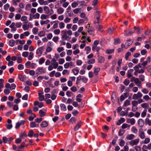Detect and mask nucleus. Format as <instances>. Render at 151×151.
Returning <instances> with one entry per match:
<instances>
[{"label":"nucleus","mask_w":151,"mask_h":151,"mask_svg":"<svg viewBox=\"0 0 151 151\" xmlns=\"http://www.w3.org/2000/svg\"><path fill=\"white\" fill-rule=\"evenodd\" d=\"M114 52V49H108L106 51V52L108 54H110L113 53Z\"/></svg>","instance_id":"4d7b16f0"},{"label":"nucleus","mask_w":151,"mask_h":151,"mask_svg":"<svg viewBox=\"0 0 151 151\" xmlns=\"http://www.w3.org/2000/svg\"><path fill=\"white\" fill-rule=\"evenodd\" d=\"M38 35L40 37H43L45 35V32L44 31H41L39 33Z\"/></svg>","instance_id":"774afa93"},{"label":"nucleus","mask_w":151,"mask_h":151,"mask_svg":"<svg viewBox=\"0 0 151 151\" xmlns=\"http://www.w3.org/2000/svg\"><path fill=\"white\" fill-rule=\"evenodd\" d=\"M81 127V124L80 122L78 123L74 128L75 131L78 130Z\"/></svg>","instance_id":"7c9ffc66"},{"label":"nucleus","mask_w":151,"mask_h":151,"mask_svg":"<svg viewBox=\"0 0 151 151\" xmlns=\"http://www.w3.org/2000/svg\"><path fill=\"white\" fill-rule=\"evenodd\" d=\"M31 8V5L30 4H27L25 7V10L27 11H29Z\"/></svg>","instance_id":"72a5a7b5"},{"label":"nucleus","mask_w":151,"mask_h":151,"mask_svg":"<svg viewBox=\"0 0 151 151\" xmlns=\"http://www.w3.org/2000/svg\"><path fill=\"white\" fill-rule=\"evenodd\" d=\"M43 10L45 13L49 15H52L54 13L53 10L51 9L50 10L49 7L47 6H44L43 7Z\"/></svg>","instance_id":"f257e3e1"},{"label":"nucleus","mask_w":151,"mask_h":151,"mask_svg":"<svg viewBox=\"0 0 151 151\" xmlns=\"http://www.w3.org/2000/svg\"><path fill=\"white\" fill-rule=\"evenodd\" d=\"M134 137V135L131 134L127 135L126 136V138L129 140H130L133 139Z\"/></svg>","instance_id":"6ab92c4d"},{"label":"nucleus","mask_w":151,"mask_h":151,"mask_svg":"<svg viewBox=\"0 0 151 151\" xmlns=\"http://www.w3.org/2000/svg\"><path fill=\"white\" fill-rule=\"evenodd\" d=\"M131 130L132 132L135 133H136L138 132L137 129L134 126H133L132 127Z\"/></svg>","instance_id":"5fc2aeb1"},{"label":"nucleus","mask_w":151,"mask_h":151,"mask_svg":"<svg viewBox=\"0 0 151 151\" xmlns=\"http://www.w3.org/2000/svg\"><path fill=\"white\" fill-rule=\"evenodd\" d=\"M71 20V19L68 17H66L64 20V22L66 23L69 22Z\"/></svg>","instance_id":"13d9d810"},{"label":"nucleus","mask_w":151,"mask_h":151,"mask_svg":"<svg viewBox=\"0 0 151 151\" xmlns=\"http://www.w3.org/2000/svg\"><path fill=\"white\" fill-rule=\"evenodd\" d=\"M49 22V20L48 19L47 20L45 21L41 20L40 21V24L41 25H43L44 24H47Z\"/></svg>","instance_id":"a18cd8bd"},{"label":"nucleus","mask_w":151,"mask_h":151,"mask_svg":"<svg viewBox=\"0 0 151 151\" xmlns=\"http://www.w3.org/2000/svg\"><path fill=\"white\" fill-rule=\"evenodd\" d=\"M30 126L31 128L37 127L39 126V124H36V122L35 121L31 122Z\"/></svg>","instance_id":"2eb2a0df"},{"label":"nucleus","mask_w":151,"mask_h":151,"mask_svg":"<svg viewBox=\"0 0 151 151\" xmlns=\"http://www.w3.org/2000/svg\"><path fill=\"white\" fill-rule=\"evenodd\" d=\"M4 80L2 78L0 79V87L3 88L4 86Z\"/></svg>","instance_id":"37998d69"},{"label":"nucleus","mask_w":151,"mask_h":151,"mask_svg":"<svg viewBox=\"0 0 151 151\" xmlns=\"http://www.w3.org/2000/svg\"><path fill=\"white\" fill-rule=\"evenodd\" d=\"M95 59H94L93 58L88 60L87 63L89 64H93L95 62Z\"/></svg>","instance_id":"2f4dec72"},{"label":"nucleus","mask_w":151,"mask_h":151,"mask_svg":"<svg viewBox=\"0 0 151 151\" xmlns=\"http://www.w3.org/2000/svg\"><path fill=\"white\" fill-rule=\"evenodd\" d=\"M21 20L23 22L24 24H27L29 22L27 17L25 16L22 17L21 18Z\"/></svg>","instance_id":"1a4fd4ad"},{"label":"nucleus","mask_w":151,"mask_h":151,"mask_svg":"<svg viewBox=\"0 0 151 151\" xmlns=\"http://www.w3.org/2000/svg\"><path fill=\"white\" fill-rule=\"evenodd\" d=\"M60 107L61 109L65 111L66 110V108L65 105L64 104H62L60 105Z\"/></svg>","instance_id":"09e8293b"},{"label":"nucleus","mask_w":151,"mask_h":151,"mask_svg":"<svg viewBox=\"0 0 151 151\" xmlns=\"http://www.w3.org/2000/svg\"><path fill=\"white\" fill-rule=\"evenodd\" d=\"M15 44V41L13 40H9V45L12 47L14 46Z\"/></svg>","instance_id":"c756f323"},{"label":"nucleus","mask_w":151,"mask_h":151,"mask_svg":"<svg viewBox=\"0 0 151 151\" xmlns=\"http://www.w3.org/2000/svg\"><path fill=\"white\" fill-rule=\"evenodd\" d=\"M138 123L139 126L141 127H143L144 124V122L142 119H139L138 120Z\"/></svg>","instance_id":"393cba45"},{"label":"nucleus","mask_w":151,"mask_h":151,"mask_svg":"<svg viewBox=\"0 0 151 151\" xmlns=\"http://www.w3.org/2000/svg\"><path fill=\"white\" fill-rule=\"evenodd\" d=\"M40 16V14L39 13H37L33 16V17L35 19H39Z\"/></svg>","instance_id":"79ce46f5"},{"label":"nucleus","mask_w":151,"mask_h":151,"mask_svg":"<svg viewBox=\"0 0 151 151\" xmlns=\"http://www.w3.org/2000/svg\"><path fill=\"white\" fill-rule=\"evenodd\" d=\"M21 17V15L19 14H16L15 16V19L18 20L20 19Z\"/></svg>","instance_id":"bf43d9fd"},{"label":"nucleus","mask_w":151,"mask_h":151,"mask_svg":"<svg viewBox=\"0 0 151 151\" xmlns=\"http://www.w3.org/2000/svg\"><path fill=\"white\" fill-rule=\"evenodd\" d=\"M91 48L89 46L86 47L85 48V50L86 51L87 54L89 53L91 51Z\"/></svg>","instance_id":"6e6d98bb"},{"label":"nucleus","mask_w":151,"mask_h":151,"mask_svg":"<svg viewBox=\"0 0 151 151\" xmlns=\"http://www.w3.org/2000/svg\"><path fill=\"white\" fill-rule=\"evenodd\" d=\"M29 53L28 52L25 51L22 53V56L24 57H27L29 55Z\"/></svg>","instance_id":"de8ad7c7"},{"label":"nucleus","mask_w":151,"mask_h":151,"mask_svg":"<svg viewBox=\"0 0 151 151\" xmlns=\"http://www.w3.org/2000/svg\"><path fill=\"white\" fill-rule=\"evenodd\" d=\"M114 30V28H109L107 30V32L109 34H111L112 33Z\"/></svg>","instance_id":"49530a36"},{"label":"nucleus","mask_w":151,"mask_h":151,"mask_svg":"<svg viewBox=\"0 0 151 151\" xmlns=\"http://www.w3.org/2000/svg\"><path fill=\"white\" fill-rule=\"evenodd\" d=\"M25 122L24 120H21L20 122H17L16 124L15 128L17 129L19 128L21 125L24 124Z\"/></svg>","instance_id":"6e6552de"},{"label":"nucleus","mask_w":151,"mask_h":151,"mask_svg":"<svg viewBox=\"0 0 151 151\" xmlns=\"http://www.w3.org/2000/svg\"><path fill=\"white\" fill-rule=\"evenodd\" d=\"M78 5V4L76 1L73 2L71 4V6L73 8H75Z\"/></svg>","instance_id":"69168bd1"},{"label":"nucleus","mask_w":151,"mask_h":151,"mask_svg":"<svg viewBox=\"0 0 151 151\" xmlns=\"http://www.w3.org/2000/svg\"><path fill=\"white\" fill-rule=\"evenodd\" d=\"M36 116L34 114H32L29 117V121H32L34 118L36 117Z\"/></svg>","instance_id":"a19ab883"},{"label":"nucleus","mask_w":151,"mask_h":151,"mask_svg":"<svg viewBox=\"0 0 151 151\" xmlns=\"http://www.w3.org/2000/svg\"><path fill=\"white\" fill-rule=\"evenodd\" d=\"M139 79L138 78H136L134 81V83L137 84V85L138 86H139L141 84V82Z\"/></svg>","instance_id":"f3484780"},{"label":"nucleus","mask_w":151,"mask_h":151,"mask_svg":"<svg viewBox=\"0 0 151 151\" xmlns=\"http://www.w3.org/2000/svg\"><path fill=\"white\" fill-rule=\"evenodd\" d=\"M21 1V0H13L12 1V4L14 6H17V3Z\"/></svg>","instance_id":"cd10ccee"},{"label":"nucleus","mask_w":151,"mask_h":151,"mask_svg":"<svg viewBox=\"0 0 151 151\" xmlns=\"http://www.w3.org/2000/svg\"><path fill=\"white\" fill-rule=\"evenodd\" d=\"M127 122L130 123L132 125H134L135 123V120L133 118H127Z\"/></svg>","instance_id":"ddd939ff"},{"label":"nucleus","mask_w":151,"mask_h":151,"mask_svg":"<svg viewBox=\"0 0 151 151\" xmlns=\"http://www.w3.org/2000/svg\"><path fill=\"white\" fill-rule=\"evenodd\" d=\"M150 139L148 138H145V140L142 141V143L143 144H147L149 143L150 141Z\"/></svg>","instance_id":"412c9836"},{"label":"nucleus","mask_w":151,"mask_h":151,"mask_svg":"<svg viewBox=\"0 0 151 151\" xmlns=\"http://www.w3.org/2000/svg\"><path fill=\"white\" fill-rule=\"evenodd\" d=\"M37 70L40 73V74L45 73L46 72L45 70L43 69V67H38L37 69Z\"/></svg>","instance_id":"9d476101"},{"label":"nucleus","mask_w":151,"mask_h":151,"mask_svg":"<svg viewBox=\"0 0 151 151\" xmlns=\"http://www.w3.org/2000/svg\"><path fill=\"white\" fill-rule=\"evenodd\" d=\"M142 92L145 94H147L149 93V91L146 88H144L142 90Z\"/></svg>","instance_id":"864d4df0"},{"label":"nucleus","mask_w":151,"mask_h":151,"mask_svg":"<svg viewBox=\"0 0 151 151\" xmlns=\"http://www.w3.org/2000/svg\"><path fill=\"white\" fill-rule=\"evenodd\" d=\"M52 48L50 46L47 47L46 50V51L45 52V55H47L48 52H51L52 50Z\"/></svg>","instance_id":"4be33fe9"},{"label":"nucleus","mask_w":151,"mask_h":151,"mask_svg":"<svg viewBox=\"0 0 151 151\" xmlns=\"http://www.w3.org/2000/svg\"><path fill=\"white\" fill-rule=\"evenodd\" d=\"M51 63L53 66L54 69H56L58 65V62H56V60L54 58H53L51 61Z\"/></svg>","instance_id":"39448f33"},{"label":"nucleus","mask_w":151,"mask_h":151,"mask_svg":"<svg viewBox=\"0 0 151 151\" xmlns=\"http://www.w3.org/2000/svg\"><path fill=\"white\" fill-rule=\"evenodd\" d=\"M134 30L136 29L137 30V32L138 34H140L141 33L142 30V29L140 28H137L136 27H134Z\"/></svg>","instance_id":"473e14b6"},{"label":"nucleus","mask_w":151,"mask_h":151,"mask_svg":"<svg viewBox=\"0 0 151 151\" xmlns=\"http://www.w3.org/2000/svg\"><path fill=\"white\" fill-rule=\"evenodd\" d=\"M38 29L37 27H34L32 29V32L34 34L36 35L38 32Z\"/></svg>","instance_id":"e433bc0d"},{"label":"nucleus","mask_w":151,"mask_h":151,"mask_svg":"<svg viewBox=\"0 0 151 151\" xmlns=\"http://www.w3.org/2000/svg\"><path fill=\"white\" fill-rule=\"evenodd\" d=\"M65 24L63 22H60L59 24V27L60 29H62L64 28Z\"/></svg>","instance_id":"8fccbe9b"},{"label":"nucleus","mask_w":151,"mask_h":151,"mask_svg":"<svg viewBox=\"0 0 151 151\" xmlns=\"http://www.w3.org/2000/svg\"><path fill=\"white\" fill-rule=\"evenodd\" d=\"M54 33L56 35H59L60 33V30L59 29H57L54 30Z\"/></svg>","instance_id":"0e129e2a"},{"label":"nucleus","mask_w":151,"mask_h":151,"mask_svg":"<svg viewBox=\"0 0 151 151\" xmlns=\"http://www.w3.org/2000/svg\"><path fill=\"white\" fill-rule=\"evenodd\" d=\"M100 69L99 68H94V73L96 75H97L98 74V72L100 70Z\"/></svg>","instance_id":"a878e982"},{"label":"nucleus","mask_w":151,"mask_h":151,"mask_svg":"<svg viewBox=\"0 0 151 151\" xmlns=\"http://www.w3.org/2000/svg\"><path fill=\"white\" fill-rule=\"evenodd\" d=\"M125 132V131L124 129H120L119 131V136H122Z\"/></svg>","instance_id":"338daca9"},{"label":"nucleus","mask_w":151,"mask_h":151,"mask_svg":"<svg viewBox=\"0 0 151 151\" xmlns=\"http://www.w3.org/2000/svg\"><path fill=\"white\" fill-rule=\"evenodd\" d=\"M125 122V119L124 118H121L116 122V124L118 125H120Z\"/></svg>","instance_id":"a211bd4d"},{"label":"nucleus","mask_w":151,"mask_h":151,"mask_svg":"<svg viewBox=\"0 0 151 151\" xmlns=\"http://www.w3.org/2000/svg\"><path fill=\"white\" fill-rule=\"evenodd\" d=\"M139 142V139L137 138L131 141L129 144L132 146H133L134 145H137Z\"/></svg>","instance_id":"7ed1b4c3"},{"label":"nucleus","mask_w":151,"mask_h":151,"mask_svg":"<svg viewBox=\"0 0 151 151\" xmlns=\"http://www.w3.org/2000/svg\"><path fill=\"white\" fill-rule=\"evenodd\" d=\"M22 27L24 30H27L29 28V25L26 24H24L23 25Z\"/></svg>","instance_id":"5701e85b"},{"label":"nucleus","mask_w":151,"mask_h":151,"mask_svg":"<svg viewBox=\"0 0 151 151\" xmlns=\"http://www.w3.org/2000/svg\"><path fill=\"white\" fill-rule=\"evenodd\" d=\"M33 54L32 52L29 53V55L28 57V59L29 60H32L33 58Z\"/></svg>","instance_id":"052dcab7"},{"label":"nucleus","mask_w":151,"mask_h":151,"mask_svg":"<svg viewBox=\"0 0 151 151\" xmlns=\"http://www.w3.org/2000/svg\"><path fill=\"white\" fill-rule=\"evenodd\" d=\"M139 136L142 139H144L145 138V133L143 131H139Z\"/></svg>","instance_id":"dca6fc26"},{"label":"nucleus","mask_w":151,"mask_h":151,"mask_svg":"<svg viewBox=\"0 0 151 151\" xmlns=\"http://www.w3.org/2000/svg\"><path fill=\"white\" fill-rule=\"evenodd\" d=\"M3 140L5 143H10V142H8V139L6 137H3L2 138Z\"/></svg>","instance_id":"603ef678"},{"label":"nucleus","mask_w":151,"mask_h":151,"mask_svg":"<svg viewBox=\"0 0 151 151\" xmlns=\"http://www.w3.org/2000/svg\"><path fill=\"white\" fill-rule=\"evenodd\" d=\"M134 32V30H129L128 32L126 30L124 31V35L125 36H130L133 34Z\"/></svg>","instance_id":"0eeeda50"},{"label":"nucleus","mask_w":151,"mask_h":151,"mask_svg":"<svg viewBox=\"0 0 151 151\" xmlns=\"http://www.w3.org/2000/svg\"><path fill=\"white\" fill-rule=\"evenodd\" d=\"M61 38L64 40H66L68 39H70V38L67 36V35L66 34L65 35H62L61 37Z\"/></svg>","instance_id":"b1692460"},{"label":"nucleus","mask_w":151,"mask_h":151,"mask_svg":"<svg viewBox=\"0 0 151 151\" xmlns=\"http://www.w3.org/2000/svg\"><path fill=\"white\" fill-rule=\"evenodd\" d=\"M64 9L62 7H59L57 10V12L59 14H62L64 12Z\"/></svg>","instance_id":"9b49d317"},{"label":"nucleus","mask_w":151,"mask_h":151,"mask_svg":"<svg viewBox=\"0 0 151 151\" xmlns=\"http://www.w3.org/2000/svg\"><path fill=\"white\" fill-rule=\"evenodd\" d=\"M34 134V132H33V130L31 129L29 131L28 136L30 137H33Z\"/></svg>","instance_id":"f704fd0d"},{"label":"nucleus","mask_w":151,"mask_h":151,"mask_svg":"<svg viewBox=\"0 0 151 151\" xmlns=\"http://www.w3.org/2000/svg\"><path fill=\"white\" fill-rule=\"evenodd\" d=\"M100 47H97V45H93L92 47V50L93 51H96L98 53L99 51L100 50Z\"/></svg>","instance_id":"f8f14e48"},{"label":"nucleus","mask_w":151,"mask_h":151,"mask_svg":"<svg viewBox=\"0 0 151 151\" xmlns=\"http://www.w3.org/2000/svg\"><path fill=\"white\" fill-rule=\"evenodd\" d=\"M48 16L45 14H42L40 16L41 19H45L47 18Z\"/></svg>","instance_id":"e2e57ef3"},{"label":"nucleus","mask_w":151,"mask_h":151,"mask_svg":"<svg viewBox=\"0 0 151 151\" xmlns=\"http://www.w3.org/2000/svg\"><path fill=\"white\" fill-rule=\"evenodd\" d=\"M45 61V59L43 58H40L39 60V63L41 65Z\"/></svg>","instance_id":"ea45409f"},{"label":"nucleus","mask_w":151,"mask_h":151,"mask_svg":"<svg viewBox=\"0 0 151 151\" xmlns=\"http://www.w3.org/2000/svg\"><path fill=\"white\" fill-rule=\"evenodd\" d=\"M40 125L42 127H47L48 125V123L45 121L42 122L41 123Z\"/></svg>","instance_id":"aec40b11"},{"label":"nucleus","mask_w":151,"mask_h":151,"mask_svg":"<svg viewBox=\"0 0 151 151\" xmlns=\"http://www.w3.org/2000/svg\"><path fill=\"white\" fill-rule=\"evenodd\" d=\"M17 56H18L17 59V62L18 63H22V58L20 56V55L19 54H17Z\"/></svg>","instance_id":"c85d7f7f"},{"label":"nucleus","mask_w":151,"mask_h":151,"mask_svg":"<svg viewBox=\"0 0 151 151\" xmlns=\"http://www.w3.org/2000/svg\"><path fill=\"white\" fill-rule=\"evenodd\" d=\"M73 72L74 75H77L79 72V70L76 68H74L72 70Z\"/></svg>","instance_id":"4c0bfd02"},{"label":"nucleus","mask_w":151,"mask_h":151,"mask_svg":"<svg viewBox=\"0 0 151 151\" xmlns=\"http://www.w3.org/2000/svg\"><path fill=\"white\" fill-rule=\"evenodd\" d=\"M139 79L141 82H143L145 80V77L144 75H140L139 76Z\"/></svg>","instance_id":"58836bf2"},{"label":"nucleus","mask_w":151,"mask_h":151,"mask_svg":"<svg viewBox=\"0 0 151 151\" xmlns=\"http://www.w3.org/2000/svg\"><path fill=\"white\" fill-rule=\"evenodd\" d=\"M18 78L21 81H24L25 79L24 76L22 75H19Z\"/></svg>","instance_id":"680f3d73"},{"label":"nucleus","mask_w":151,"mask_h":151,"mask_svg":"<svg viewBox=\"0 0 151 151\" xmlns=\"http://www.w3.org/2000/svg\"><path fill=\"white\" fill-rule=\"evenodd\" d=\"M143 96L142 94L140 92H138L137 94H134L132 97L133 99L137 100L138 98H141Z\"/></svg>","instance_id":"20e7f679"},{"label":"nucleus","mask_w":151,"mask_h":151,"mask_svg":"<svg viewBox=\"0 0 151 151\" xmlns=\"http://www.w3.org/2000/svg\"><path fill=\"white\" fill-rule=\"evenodd\" d=\"M114 44L116 45L119 44L121 42V41L119 39L117 38L114 39Z\"/></svg>","instance_id":"c03bdc74"},{"label":"nucleus","mask_w":151,"mask_h":151,"mask_svg":"<svg viewBox=\"0 0 151 151\" xmlns=\"http://www.w3.org/2000/svg\"><path fill=\"white\" fill-rule=\"evenodd\" d=\"M128 127V129H129V128L130 127V126L128 125V124H126V123H124L123 124L122 126V128L124 129H125Z\"/></svg>","instance_id":"3c124183"},{"label":"nucleus","mask_w":151,"mask_h":151,"mask_svg":"<svg viewBox=\"0 0 151 151\" xmlns=\"http://www.w3.org/2000/svg\"><path fill=\"white\" fill-rule=\"evenodd\" d=\"M97 57H98V61L100 63H104L105 61V58L104 57L100 56L99 55V52L97 53Z\"/></svg>","instance_id":"423d86ee"},{"label":"nucleus","mask_w":151,"mask_h":151,"mask_svg":"<svg viewBox=\"0 0 151 151\" xmlns=\"http://www.w3.org/2000/svg\"><path fill=\"white\" fill-rule=\"evenodd\" d=\"M97 28L98 29V30L101 32H102L103 31V26L99 24L97 26Z\"/></svg>","instance_id":"bb28decb"},{"label":"nucleus","mask_w":151,"mask_h":151,"mask_svg":"<svg viewBox=\"0 0 151 151\" xmlns=\"http://www.w3.org/2000/svg\"><path fill=\"white\" fill-rule=\"evenodd\" d=\"M45 49L44 47L41 46L39 47L36 51V54L39 57H40L42 53V51Z\"/></svg>","instance_id":"f03ea898"},{"label":"nucleus","mask_w":151,"mask_h":151,"mask_svg":"<svg viewBox=\"0 0 151 151\" xmlns=\"http://www.w3.org/2000/svg\"><path fill=\"white\" fill-rule=\"evenodd\" d=\"M134 70L132 69H130L128 70L127 73V77L129 78H130L132 77V73L133 72Z\"/></svg>","instance_id":"4468645a"},{"label":"nucleus","mask_w":151,"mask_h":151,"mask_svg":"<svg viewBox=\"0 0 151 151\" xmlns=\"http://www.w3.org/2000/svg\"><path fill=\"white\" fill-rule=\"evenodd\" d=\"M59 22L58 21H55L53 22V23H56L54 24L53 28L55 29L57 28L58 27V24L59 23Z\"/></svg>","instance_id":"c9c22d12"}]
</instances>
